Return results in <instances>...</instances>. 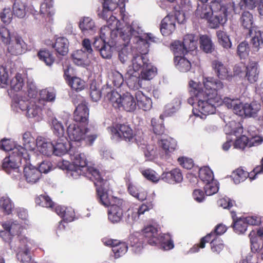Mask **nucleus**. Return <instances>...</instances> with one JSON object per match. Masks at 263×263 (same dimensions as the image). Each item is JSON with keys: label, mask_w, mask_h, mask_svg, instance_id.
I'll list each match as a JSON object with an SVG mask.
<instances>
[{"label": "nucleus", "mask_w": 263, "mask_h": 263, "mask_svg": "<svg viewBox=\"0 0 263 263\" xmlns=\"http://www.w3.org/2000/svg\"><path fill=\"white\" fill-rule=\"evenodd\" d=\"M203 87L193 81H190V92L193 96V113L196 117L205 119L209 115L216 112V107L221 104L218 94L224 88V84L219 80L208 78L204 79Z\"/></svg>", "instance_id": "f257e3e1"}, {"label": "nucleus", "mask_w": 263, "mask_h": 263, "mask_svg": "<svg viewBox=\"0 0 263 263\" xmlns=\"http://www.w3.org/2000/svg\"><path fill=\"white\" fill-rule=\"evenodd\" d=\"M118 38L124 42V46L119 52V60L122 64L131 60L134 51L136 50L137 46L130 45L131 41L137 45H143L145 48H148L149 41H155L152 34L143 33L142 27L138 21H134L120 28Z\"/></svg>", "instance_id": "f03ea898"}, {"label": "nucleus", "mask_w": 263, "mask_h": 263, "mask_svg": "<svg viewBox=\"0 0 263 263\" xmlns=\"http://www.w3.org/2000/svg\"><path fill=\"white\" fill-rule=\"evenodd\" d=\"M232 11L235 13L238 12L233 2L212 0L209 5L198 4L195 14L197 17L208 20L211 28H217L219 25L224 24L227 21L228 14Z\"/></svg>", "instance_id": "7ed1b4c3"}, {"label": "nucleus", "mask_w": 263, "mask_h": 263, "mask_svg": "<svg viewBox=\"0 0 263 263\" xmlns=\"http://www.w3.org/2000/svg\"><path fill=\"white\" fill-rule=\"evenodd\" d=\"M136 48V50L133 53L131 64L128 66L125 74L127 85L133 90H138L142 87L138 71L149 63V60L146 55L148 48H145L143 45H138Z\"/></svg>", "instance_id": "20e7f679"}, {"label": "nucleus", "mask_w": 263, "mask_h": 263, "mask_svg": "<svg viewBox=\"0 0 263 263\" xmlns=\"http://www.w3.org/2000/svg\"><path fill=\"white\" fill-rule=\"evenodd\" d=\"M69 149V155L72 163L66 160H62L59 163V167L62 170L67 171V176L71 179H77L83 175L90 177L89 170L93 167H88L86 156L78 151H74L73 146L71 145Z\"/></svg>", "instance_id": "39448f33"}, {"label": "nucleus", "mask_w": 263, "mask_h": 263, "mask_svg": "<svg viewBox=\"0 0 263 263\" xmlns=\"http://www.w3.org/2000/svg\"><path fill=\"white\" fill-rule=\"evenodd\" d=\"M14 154L6 157L3 162V170L12 177L19 180L18 186L25 188V184L23 180H21V173L19 170V164L28 163L29 160V154H28L23 147H19L14 149Z\"/></svg>", "instance_id": "423d86ee"}, {"label": "nucleus", "mask_w": 263, "mask_h": 263, "mask_svg": "<svg viewBox=\"0 0 263 263\" xmlns=\"http://www.w3.org/2000/svg\"><path fill=\"white\" fill-rule=\"evenodd\" d=\"M120 21L115 16L111 15L107 21V25L102 26L100 30V36L96 37L93 43V47L99 51L107 42L106 40L115 42L118 39L120 28H122Z\"/></svg>", "instance_id": "0eeeda50"}, {"label": "nucleus", "mask_w": 263, "mask_h": 263, "mask_svg": "<svg viewBox=\"0 0 263 263\" xmlns=\"http://www.w3.org/2000/svg\"><path fill=\"white\" fill-rule=\"evenodd\" d=\"M0 35L2 42L7 46V50L11 54L20 55L26 51V43L13 30L6 27H2L0 28Z\"/></svg>", "instance_id": "6e6552de"}, {"label": "nucleus", "mask_w": 263, "mask_h": 263, "mask_svg": "<svg viewBox=\"0 0 263 263\" xmlns=\"http://www.w3.org/2000/svg\"><path fill=\"white\" fill-rule=\"evenodd\" d=\"M68 137L73 145L80 146L82 144L91 145L97 137V135L79 123H71L67 128Z\"/></svg>", "instance_id": "1a4fd4ad"}, {"label": "nucleus", "mask_w": 263, "mask_h": 263, "mask_svg": "<svg viewBox=\"0 0 263 263\" xmlns=\"http://www.w3.org/2000/svg\"><path fill=\"white\" fill-rule=\"evenodd\" d=\"M13 105L22 111H25L27 117L39 121L42 119V110L44 101L37 99H25L19 96L14 99Z\"/></svg>", "instance_id": "9d476101"}, {"label": "nucleus", "mask_w": 263, "mask_h": 263, "mask_svg": "<svg viewBox=\"0 0 263 263\" xmlns=\"http://www.w3.org/2000/svg\"><path fill=\"white\" fill-rule=\"evenodd\" d=\"M90 172V180L93 181L96 186L97 195L99 198L100 202L105 206H111L112 205L113 201L115 199H120L117 197L109 196L108 191L106 187L108 183L107 181L104 180L99 171L95 168H92L89 170Z\"/></svg>", "instance_id": "9b49d317"}, {"label": "nucleus", "mask_w": 263, "mask_h": 263, "mask_svg": "<svg viewBox=\"0 0 263 263\" xmlns=\"http://www.w3.org/2000/svg\"><path fill=\"white\" fill-rule=\"evenodd\" d=\"M106 99L116 108L123 109L128 112H133L137 108V100L129 92L122 95L115 91L108 92Z\"/></svg>", "instance_id": "f8f14e48"}, {"label": "nucleus", "mask_w": 263, "mask_h": 263, "mask_svg": "<svg viewBox=\"0 0 263 263\" xmlns=\"http://www.w3.org/2000/svg\"><path fill=\"white\" fill-rule=\"evenodd\" d=\"M222 102L228 108H232L235 114L242 117H254L260 108V104L256 102L242 104L239 100L229 97L224 98Z\"/></svg>", "instance_id": "ddd939ff"}, {"label": "nucleus", "mask_w": 263, "mask_h": 263, "mask_svg": "<svg viewBox=\"0 0 263 263\" xmlns=\"http://www.w3.org/2000/svg\"><path fill=\"white\" fill-rule=\"evenodd\" d=\"M226 134L234 135L236 137L238 134L242 133V127L239 123H236L234 121L230 122L224 128ZM248 138L245 135H242L237 137L234 143V147L235 148L243 149L246 146H248Z\"/></svg>", "instance_id": "4468645a"}, {"label": "nucleus", "mask_w": 263, "mask_h": 263, "mask_svg": "<svg viewBox=\"0 0 263 263\" xmlns=\"http://www.w3.org/2000/svg\"><path fill=\"white\" fill-rule=\"evenodd\" d=\"M111 138L116 141L124 139L126 141L134 142L136 140L132 128L125 124H117L116 126L108 128Z\"/></svg>", "instance_id": "2eb2a0df"}, {"label": "nucleus", "mask_w": 263, "mask_h": 263, "mask_svg": "<svg viewBox=\"0 0 263 263\" xmlns=\"http://www.w3.org/2000/svg\"><path fill=\"white\" fill-rule=\"evenodd\" d=\"M180 18L177 16L168 14L161 21L160 25V31L163 35L167 36L171 34L175 29V21L177 20L179 23H183L185 21L184 14L179 13Z\"/></svg>", "instance_id": "dca6fc26"}, {"label": "nucleus", "mask_w": 263, "mask_h": 263, "mask_svg": "<svg viewBox=\"0 0 263 263\" xmlns=\"http://www.w3.org/2000/svg\"><path fill=\"white\" fill-rule=\"evenodd\" d=\"M23 176L26 182L33 185L37 183L42 177V174L38 168L30 163V160L28 163H24Z\"/></svg>", "instance_id": "f3484780"}, {"label": "nucleus", "mask_w": 263, "mask_h": 263, "mask_svg": "<svg viewBox=\"0 0 263 263\" xmlns=\"http://www.w3.org/2000/svg\"><path fill=\"white\" fill-rule=\"evenodd\" d=\"M17 252V259L23 263H28L31 260L30 249L32 242L27 238H22L20 242Z\"/></svg>", "instance_id": "a211bd4d"}, {"label": "nucleus", "mask_w": 263, "mask_h": 263, "mask_svg": "<svg viewBox=\"0 0 263 263\" xmlns=\"http://www.w3.org/2000/svg\"><path fill=\"white\" fill-rule=\"evenodd\" d=\"M108 211L109 220L113 223L119 222L123 217L124 201L122 199H115Z\"/></svg>", "instance_id": "6ab92c4d"}, {"label": "nucleus", "mask_w": 263, "mask_h": 263, "mask_svg": "<svg viewBox=\"0 0 263 263\" xmlns=\"http://www.w3.org/2000/svg\"><path fill=\"white\" fill-rule=\"evenodd\" d=\"M53 144V153L55 156H61L67 153H69V149L71 148V145L73 146L74 151H77L75 148V145L73 143H70L67 142L65 137H58L56 140L52 141Z\"/></svg>", "instance_id": "aec40b11"}, {"label": "nucleus", "mask_w": 263, "mask_h": 263, "mask_svg": "<svg viewBox=\"0 0 263 263\" xmlns=\"http://www.w3.org/2000/svg\"><path fill=\"white\" fill-rule=\"evenodd\" d=\"M79 27L82 33L86 36L93 35L98 29L95 21L90 17H84L81 19Z\"/></svg>", "instance_id": "412c9836"}, {"label": "nucleus", "mask_w": 263, "mask_h": 263, "mask_svg": "<svg viewBox=\"0 0 263 263\" xmlns=\"http://www.w3.org/2000/svg\"><path fill=\"white\" fill-rule=\"evenodd\" d=\"M249 34L251 37L250 44L253 51H258L263 47V31L259 30L258 28H253L250 30Z\"/></svg>", "instance_id": "4be33fe9"}, {"label": "nucleus", "mask_w": 263, "mask_h": 263, "mask_svg": "<svg viewBox=\"0 0 263 263\" xmlns=\"http://www.w3.org/2000/svg\"><path fill=\"white\" fill-rule=\"evenodd\" d=\"M158 228L153 225L146 226L142 231V235L151 245H157L159 241Z\"/></svg>", "instance_id": "5701e85b"}, {"label": "nucleus", "mask_w": 263, "mask_h": 263, "mask_svg": "<svg viewBox=\"0 0 263 263\" xmlns=\"http://www.w3.org/2000/svg\"><path fill=\"white\" fill-rule=\"evenodd\" d=\"M73 62L77 65L84 68L89 66L92 57L86 54L83 49L74 51L72 54Z\"/></svg>", "instance_id": "b1692460"}, {"label": "nucleus", "mask_w": 263, "mask_h": 263, "mask_svg": "<svg viewBox=\"0 0 263 263\" xmlns=\"http://www.w3.org/2000/svg\"><path fill=\"white\" fill-rule=\"evenodd\" d=\"M212 67L217 77L221 80L230 81L232 77L227 67L221 62L215 60L212 62Z\"/></svg>", "instance_id": "393cba45"}, {"label": "nucleus", "mask_w": 263, "mask_h": 263, "mask_svg": "<svg viewBox=\"0 0 263 263\" xmlns=\"http://www.w3.org/2000/svg\"><path fill=\"white\" fill-rule=\"evenodd\" d=\"M161 178L164 181L172 184L180 183L183 180L182 174L180 170L177 168L163 173Z\"/></svg>", "instance_id": "a878e982"}, {"label": "nucleus", "mask_w": 263, "mask_h": 263, "mask_svg": "<svg viewBox=\"0 0 263 263\" xmlns=\"http://www.w3.org/2000/svg\"><path fill=\"white\" fill-rule=\"evenodd\" d=\"M36 147L37 151L44 155L50 156L53 153L52 142H49L43 137L37 138Z\"/></svg>", "instance_id": "bb28decb"}, {"label": "nucleus", "mask_w": 263, "mask_h": 263, "mask_svg": "<svg viewBox=\"0 0 263 263\" xmlns=\"http://www.w3.org/2000/svg\"><path fill=\"white\" fill-rule=\"evenodd\" d=\"M88 115V109L85 102L82 101L76 107L74 112L73 119L77 122L84 123L87 121Z\"/></svg>", "instance_id": "cd10ccee"}, {"label": "nucleus", "mask_w": 263, "mask_h": 263, "mask_svg": "<svg viewBox=\"0 0 263 263\" xmlns=\"http://www.w3.org/2000/svg\"><path fill=\"white\" fill-rule=\"evenodd\" d=\"M3 229L8 231L9 234L13 236L20 234L23 229V226L17 220L13 219L7 220L2 224Z\"/></svg>", "instance_id": "c85d7f7f"}, {"label": "nucleus", "mask_w": 263, "mask_h": 263, "mask_svg": "<svg viewBox=\"0 0 263 263\" xmlns=\"http://www.w3.org/2000/svg\"><path fill=\"white\" fill-rule=\"evenodd\" d=\"M55 212L63 218L64 221L71 222L73 220L74 212L70 207H65L61 205H56L54 209Z\"/></svg>", "instance_id": "c756f323"}, {"label": "nucleus", "mask_w": 263, "mask_h": 263, "mask_svg": "<svg viewBox=\"0 0 263 263\" xmlns=\"http://www.w3.org/2000/svg\"><path fill=\"white\" fill-rule=\"evenodd\" d=\"M232 177L234 182L235 184H239L245 181L247 177H249L251 181L254 180L256 176H255V174H253V171L248 173L242 169L238 168L233 172Z\"/></svg>", "instance_id": "7c9ffc66"}, {"label": "nucleus", "mask_w": 263, "mask_h": 263, "mask_svg": "<svg viewBox=\"0 0 263 263\" xmlns=\"http://www.w3.org/2000/svg\"><path fill=\"white\" fill-rule=\"evenodd\" d=\"M135 97L137 100V106L143 110H149L152 107L151 99L145 96L142 91L136 92Z\"/></svg>", "instance_id": "2f4dec72"}, {"label": "nucleus", "mask_w": 263, "mask_h": 263, "mask_svg": "<svg viewBox=\"0 0 263 263\" xmlns=\"http://www.w3.org/2000/svg\"><path fill=\"white\" fill-rule=\"evenodd\" d=\"M129 193L140 201H144L147 197V192L141 187L134 183H129L128 184Z\"/></svg>", "instance_id": "473e14b6"}, {"label": "nucleus", "mask_w": 263, "mask_h": 263, "mask_svg": "<svg viewBox=\"0 0 263 263\" xmlns=\"http://www.w3.org/2000/svg\"><path fill=\"white\" fill-rule=\"evenodd\" d=\"M246 78L251 83L255 82L258 78L259 71L255 62H250L246 68Z\"/></svg>", "instance_id": "72a5a7b5"}, {"label": "nucleus", "mask_w": 263, "mask_h": 263, "mask_svg": "<svg viewBox=\"0 0 263 263\" xmlns=\"http://www.w3.org/2000/svg\"><path fill=\"white\" fill-rule=\"evenodd\" d=\"M227 230V228L225 225H223L222 224H218L214 231L213 232H211L210 234H208L206 236H205L204 237H203L201 239V246L200 247L201 248H204L205 247V244L206 242H210L211 240V238L214 237V238H218L216 236L217 235H221L224 233Z\"/></svg>", "instance_id": "f704fd0d"}, {"label": "nucleus", "mask_w": 263, "mask_h": 263, "mask_svg": "<svg viewBox=\"0 0 263 263\" xmlns=\"http://www.w3.org/2000/svg\"><path fill=\"white\" fill-rule=\"evenodd\" d=\"M199 37L194 34H187L183 39V44L187 51H194L197 47V43Z\"/></svg>", "instance_id": "c9c22d12"}, {"label": "nucleus", "mask_w": 263, "mask_h": 263, "mask_svg": "<svg viewBox=\"0 0 263 263\" xmlns=\"http://www.w3.org/2000/svg\"><path fill=\"white\" fill-rule=\"evenodd\" d=\"M156 68L149 62L148 64L146 65L144 68L141 70L139 78L141 80L142 86H143V80H150L152 79L156 75Z\"/></svg>", "instance_id": "e433bc0d"}, {"label": "nucleus", "mask_w": 263, "mask_h": 263, "mask_svg": "<svg viewBox=\"0 0 263 263\" xmlns=\"http://www.w3.org/2000/svg\"><path fill=\"white\" fill-rule=\"evenodd\" d=\"M68 45L69 42L66 38L60 37L57 39L53 47L59 54L65 55L68 51Z\"/></svg>", "instance_id": "4c0bfd02"}, {"label": "nucleus", "mask_w": 263, "mask_h": 263, "mask_svg": "<svg viewBox=\"0 0 263 263\" xmlns=\"http://www.w3.org/2000/svg\"><path fill=\"white\" fill-rule=\"evenodd\" d=\"M159 145L166 152H171L175 149L177 143L175 139L164 135L159 141Z\"/></svg>", "instance_id": "58836bf2"}, {"label": "nucleus", "mask_w": 263, "mask_h": 263, "mask_svg": "<svg viewBox=\"0 0 263 263\" xmlns=\"http://www.w3.org/2000/svg\"><path fill=\"white\" fill-rule=\"evenodd\" d=\"M14 208V203L8 196H4L0 198V208L5 214H12Z\"/></svg>", "instance_id": "ea45409f"}, {"label": "nucleus", "mask_w": 263, "mask_h": 263, "mask_svg": "<svg viewBox=\"0 0 263 263\" xmlns=\"http://www.w3.org/2000/svg\"><path fill=\"white\" fill-rule=\"evenodd\" d=\"M176 67L181 72H187L191 67L190 62L184 57L176 55L174 58Z\"/></svg>", "instance_id": "a19ab883"}, {"label": "nucleus", "mask_w": 263, "mask_h": 263, "mask_svg": "<svg viewBox=\"0 0 263 263\" xmlns=\"http://www.w3.org/2000/svg\"><path fill=\"white\" fill-rule=\"evenodd\" d=\"M138 233L131 235L129 238V245L131 248L132 251L135 253H140L143 249V243L138 238Z\"/></svg>", "instance_id": "79ce46f5"}, {"label": "nucleus", "mask_w": 263, "mask_h": 263, "mask_svg": "<svg viewBox=\"0 0 263 263\" xmlns=\"http://www.w3.org/2000/svg\"><path fill=\"white\" fill-rule=\"evenodd\" d=\"M27 6L20 0H16L13 6V14L18 18H24L27 13Z\"/></svg>", "instance_id": "37998d69"}, {"label": "nucleus", "mask_w": 263, "mask_h": 263, "mask_svg": "<svg viewBox=\"0 0 263 263\" xmlns=\"http://www.w3.org/2000/svg\"><path fill=\"white\" fill-rule=\"evenodd\" d=\"M23 141L25 146V148L23 147V148L25 149L28 154L29 153L27 151V149L32 152L35 149L36 142L35 141L34 137L30 132H27L24 133L23 135Z\"/></svg>", "instance_id": "c03bdc74"}, {"label": "nucleus", "mask_w": 263, "mask_h": 263, "mask_svg": "<svg viewBox=\"0 0 263 263\" xmlns=\"http://www.w3.org/2000/svg\"><path fill=\"white\" fill-rule=\"evenodd\" d=\"M157 245H159L164 250H170L174 247L173 241L168 234H163L159 236Z\"/></svg>", "instance_id": "a18cd8bd"}, {"label": "nucleus", "mask_w": 263, "mask_h": 263, "mask_svg": "<svg viewBox=\"0 0 263 263\" xmlns=\"http://www.w3.org/2000/svg\"><path fill=\"white\" fill-rule=\"evenodd\" d=\"M240 23L244 28L249 30V33L251 29L257 28L253 25V15L248 11H245L242 14L240 18Z\"/></svg>", "instance_id": "49530a36"}, {"label": "nucleus", "mask_w": 263, "mask_h": 263, "mask_svg": "<svg viewBox=\"0 0 263 263\" xmlns=\"http://www.w3.org/2000/svg\"><path fill=\"white\" fill-rule=\"evenodd\" d=\"M180 105L181 99L179 97L175 98L171 103L165 106L164 115L165 116H172L179 110Z\"/></svg>", "instance_id": "de8ad7c7"}, {"label": "nucleus", "mask_w": 263, "mask_h": 263, "mask_svg": "<svg viewBox=\"0 0 263 263\" xmlns=\"http://www.w3.org/2000/svg\"><path fill=\"white\" fill-rule=\"evenodd\" d=\"M56 91L53 88H48L42 89L40 92V98L38 100L44 101V106L47 101L53 102L55 100Z\"/></svg>", "instance_id": "09e8293b"}, {"label": "nucleus", "mask_w": 263, "mask_h": 263, "mask_svg": "<svg viewBox=\"0 0 263 263\" xmlns=\"http://www.w3.org/2000/svg\"><path fill=\"white\" fill-rule=\"evenodd\" d=\"M200 44L201 49L206 53H211L214 50V46L211 38L206 35L200 37Z\"/></svg>", "instance_id": "8fccbe9b"}, {"label": "nucleus", "mask_w": 263, "mask_h": 263, "mask_svg": "<svg viewBox=\"0 0 263 263\" xmlns=\"http://www.w3.org/2000/svg\"><path fill=\"white\" fill-rule=\"evenodd\" d=\"M117 243L113 246L112 249L116 259L119 258L124 255L128 249L127 245L125 242L118 241Z\"/></svg>", "instance_id": "3c124183"}, {"label": "nucleus", "mask_w": 263, "mask_h": 263, "mask_svg": "<svg viewBox=\"0 0 263 263\" xmlns=\"http://www.w3.org/2000/svg\"><path fill=\"white\" fill-rule=\"evenodd\" d=\"M40 14L43 16H50L54 14L53 3L51 1H45L41 4Z\"/></svg>", "instance_id": "603ef678"}, {"label": "nucleus", "mask_w": 263, "mask_h": 263, "mask_svg": "<svg viewBox=\"0 0 263 263\" xmlns=\"http://www.w3.org/2000/svg\"><path fill=\"white\" fill-rule=\"evenodd\" d=\"M204 193L207 196H211L216 193L219 190L218 183L216 180H212L205 183Z\"/></svg>", "instance_id": "864d4df0"}, {"label": "nucleus", "mask_w": 263, "mask_h": 263, "mask_svg": "<svg viewBox=\"0 0 263 263\" xmlns=\"http://www.w3.org/2000/svg\"><path fill=\"white\" fill-rule=\"evenodd\" d=\"M51 126L54 135L58 137H64V128L62 123L56 118L51 120Z\"/></svg>", "instance_id": "5fc2aeb1"}, {"label": "nucleus", "mask_w": 263, "mask_h": 263, "mask_svg": "<svg viewBox=\"0 0 263 263\" xmlns=\"http://www.w3.org/2000/svg\"><path fill=\"white\" fill-rule=\"evenodd\" d=\"M199 176L204 183L214 179L213 172L208 166L203 167L199 170Z\"/></svg>", "instance_id": "6e6d98bb"}, {"label": "nucleus", "mask_w": 263, "mask_h": 263, "mask_svg": "<svg viewBox=\"0 0 263 263\" xmlns=\"http://www.w3.org/2000/svg\"><path fill=\"white\" fill-rule=\"evenodd\" d=\"M24 83L22 75L17 73L15 76L12 78L10 83V86L12 89L15 91L20 90L24 86Z\"/></svg>", "instance_id": "4d7b16f0"}, {"label": "nucleus", "mask_w": 263, "mask_h": 263, "mask_svg": "<svg viewBox=\"0 0 263 263\" xmlns=\"http://www.w3.org/2000/svg\"><path fill=\"white\" fill-rule=\"evenodd\" d=\"M219 44L224 48L228 49L232 46L231 42L227 34L222 31L219 30L216 33Z\"/></svg>", "instance_id": "13d9d810"}, {"label": "nucleus", "mask_w": 263, "mask_h": 263, "mask_svg": "<svg viewBox=\"0 0 263 263\" xmlns=\"http://www.w3.org/2000/svg\"><path fill=\"white\" fill-rule=\"evenodd\" d=\"M19 147H23L21 145L15 146L12 142H11L9 139H3L0 141V149L4 151L12 152L9 156L14 154L13 153L14 149L15 148L18 149Z\"/></svg>", "instance_id": "bf43d9fd"}, {"label": "nucleus", "mask_w": 263, "mask_h": 263, "mask_svg": "<svg viewBox=\"0 0 263 263\" xmlns=\"http://www.w3.org/2000/svg\"><path fill=\"white\" fill-rule=\"evenodd\" d=\"M39 59L44 62L47 66H50L54 62L52 55L48 50H41L38 53Z\"/></svg>", "instance_id": "052dcab7"}, {"label": "nucleus", "mask_w": 263, "mask_h": 263, "mask_svg": "<svg viewBox=\"0 0 263 263\" xmlns=\"http://www.w3.org/2000/svg\"><path fill=\"white\" fill-rule=\"evenodd\" d=\"M114 51V45H111L108 42H106L100 49V53L102 57L104 59H109L111 58Z\"/></svg>", "instance_id": "680f3d73"}, {"label": "nucleus", "mask_w": 263, "mask_h": 263, "mask_svg": "<svg viewBox=\"0 0 263 263\" xmlns=\"http://www.w3.org/2000/svg\"><path fill=\"white\" fill-rule=\"evenodd\" d=\"M211 240V248L213 253L219 254L223 249L222 241L218 238L212 237Z\"/></svg>", "instance_id": "e2e57ef3"}, {"label": "nucleus", "mask_w": 263, "mask_h": 263, "mask_svg": "<svg viewBox=\"0 0 263 263\" xmlns=\"http://www.w3.org/2000/svg\"><path fill=\"white\" fill-rule=\"evenodd\" d=\"M171 50L173 51L174 54H184L187 52L183 46V43L179 41H175L171 44Z\"/></svg>", "instance_id": "0e129e2a"}, {"label": "nucleus", "mask_w": 263, "mask_h": 263, "mask_svg": "<svg viewBox=\"0 0 263 263\" xmlns=\"http://www.w3.org/2000/svg\"><path fill=\"white\" fill-rule=\"evenodd\" d=\"M141 173L145 178L153 182L156 183L160 179L159 176L152 169L142 170Z\"/></svg>", "instance_id": "69168bd1"}, {"label": "nucleus", "mask_w": 263, "mask_h": 263, "mask_svg": "<svg viewBox=\"0 0 263 263\" xmlns=\"http://www.w3.org/2000/svg\"><path fill=\"white\" fill-rule=\"evenodd\" d=\"M68 83L73 89L77 91L82 90L85 87L84 81L78 77L71 78L69 80Z\"/></svg>", "instance_id": "338daca9"}, {"label": "nucleus", "mask_w": 263, "mask_h": 263, "mask_svg": "<svg viewBox=\"0 0 263 263\" xmlns=\"http://www.w3.org/2000/svg\"><path fill=\"white\" fill-rule=\"evenodd\" d=\"M152 126L154 133L158 135H162L164 132V127L162 121L160 122L155 118H153L151 120Z\"/></svg>", "instance_id": "774afa93"}]
</instances>
